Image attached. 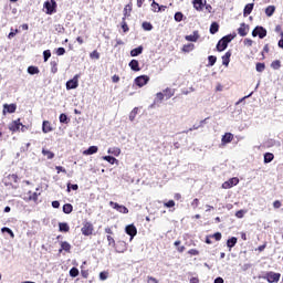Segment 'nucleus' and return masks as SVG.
Segmentation results:
<instances>
[{
	"mask_svg": "<svg viewBox=\"0 0 283 283\" xmlns=\"http://www.w3.org/2000/svg\"><path fill=\"white\" fill-rule=\"evenodd\" d=\"M237 36L235 33L224 35L219 42L217 43V50L218 52H224L226 48H229V43H231L232 40H234Z\"/></svg>",
	"mask_w": 283,
	"mask_h": 283,
	"instance_id": "nucleus-1",
	"label": "nucleus"
},
{
	"mask_svg": "<svg viewBox=\"0 0 283 283\" xmlns=\"http://www.w3.org/2000/svg\"><path fill=\"white\" fill-rule=\"evenodd\" d=\"M43 8L45 11V14H54L56 13V0H46L43 4Z\"/></svg>",
	"mask_w": 283,
	"mask_h": 283,
	"instance_id": "nucleus-2",
	"label": "nucleus"
},
{
	"mask_svg": "<svg viewBox=\"0 0 283 283\" xmlns=\"http://www.w3.org/2000/svg\"><path fill=\"white\" fill-rule=\"evenodd\" d=\"M282 274L275 272H266L263 276V280H266L269 283H279Z\"/></svg>",
	"mask_w": 283,
	"mask_h": 283,
	"instance_id": "nucleus-3",
	"label": "nucleus"
},
{
	"mask_svg": "<svg viewBox=\"0 0 283 283\" xmlns=\"http://www.w3.org/2000/svg\"><path fill=\"white\" fill-rule=\"evenodd\" d=\"M78 78H81V75L76 74L72 80H69L66 82V90H76L78 87Z\"/></svg>",
	"mask_w": 283,
	"mask_h": 283,
	"instance_id": "nucleus-4",
	"label": "nucleus"
},
{
	"mask_svg": "<svg viewBox=\"0 0 283 283\" xmlns=\"http://www.w3.org/2000/svg\"><path fill=\"white\" fill-rule=\"evenodd\" d=\"M149 83V76L140 75L135 78V84L137 87H145Z\"/></svg>",
	"mask_w": 283,
	"mask_h": 283,
	"instance_id": "nucleus-5",
	"label": "nucleus"
},
{
	"mask_svg": "<svg viewBox=\"0 0 283 283\" xmlns=\"http://www.w3.org/2000/svg\"><path fill=\"white\" fill-rule=\"evenodd\" d=\"M125 232L127 233V235L130 237V242H132V240H134V238H136V235L138 233V229H136V226H134V224H128L125 228Z\"/></svg>",
	"mask_w": 283,
	"mask_h": 283,
	"instance_id": "nucleus-6",
	"label": "nucleus"
},
{
	"mask_svg": "<svg viewBox=\"0 0 283 283\" xmlns=\"http://www.w3.org/2000/svg\"><path fill=\"white\" fill-rule=\"evenodd\" d=\"M239 182L240 179H238V177H233L222 184V189H231V187H235Z\"/></svg>",
	"mask_w": 283,
	"mask_h": 283,
	"instance_id": "nucleus-7",
	"label": "nucleus"
},
{
	"mask_svg": "<svg viewBox=\"0 0 283 283\" xmlns=\"http://www.w3.org/2000/svg\"><path fill=\"white\" fill-rule=\"evenodd\" d=\"M252 36H259V39H264L266 36V29L263 27H255V29L252 31Z\"/></svg>",
	"mask_w": 283,
	"mask_h": 283,
	"instance_id": "nucleus-8",
	"label": "nucleus"
},
{
	"mask_svg": "<svg viewBox=\"0 0 283 283\" xmlns=\"http://www.w3.org/2000/svg\"><path fill=\"white\" fill-rule=\"evenodd\" d=\"M109 206L113 207V209H115L116 211H118V213H129V209H127V207L118 205L114 201H111Z\"/></svg>",
	"mask_w": 283,
	"mask_h": 283,
	"instance_id": "nucleus-9",
	"label": "nucleus"
},
{
	"mask_svg": "<svg viewBox=\"0 0 283 283\" xmlns=\"http://www.w3.org/2000/svg\"><path fill=\"white\" fill-rule=\"evenodd\" d=\"M238 34L241 36H247V34H249V24L241 23L240 28L238 29Z\"/></svg>",
	"mask_w": 283,
	"mask_h": 283,
	"instance_id": "nucleus-10",
	"label": "nucleus"
},
{
	"mask_svg": "<svg viewBox=\"0 0 283 283\" xmlns=\"http://www.w3.org/2000/svg\"><path fill=\"white\" fill-rule=\"evenodd\" d=\"M186 41H190L191 43H196L198 39H200V33L198 31H193L192 34L185 36Z\"/></svg>",
	"mask_w": 283,
	"mask_h": 283,
	"instance_id": "nucleus-11",
	"label": "nucleus"
},
{
	"mask_svg": "<svg viewBox=\"0 0 283 283\" xmlns=\"http://www.w3.org/2000/svg\"><path fill=\"white\" fill-rule=\"evenodd\" d=\"M21 125V119L13 120L11 124H9V129L10 132H19Z\"/></svg>",
	"mask_w": 283,
	"mask_h": 283,
	"instance_id": "nucleus-12",
	"label": "nucleus"
},
{
	"mask_svg": "<svg viewBox=\"0 0 283 283\" xmlns=\"http://www.w3.org/2000/svg\"><path fill=\"white\" fill-rule=\"evenodd\" d=\"M98 153V146H90L86 150L83 151L84 156H93V154Z\"/></svg>",
	"mask_w": 283,
	"mask_h": 283,
	"instance_id": "nucleus-13",
	"label": "nucleus"
},
{
	"mask_svg": "<svg viewBox=\"0 0 283 283\" xmlns=\"http://www.w3.org/2000/svg\"><path fill=\"white\" fill-rule=\"evenodd\" d=\"M222 65L229 67V63H231V51H228L222 57Z\"/></svg>",
	"mask_w": 283,
	"mask_h": 283,
	"instance_id": "nucleus-14",
	"label": "nucleus"
},
{
	"mask_svg": "<svg viewBox=\"0 0 283 283\" xmlns=\"http://www.w3.org/2000/svg\"><path fill=\"white\" fill-rule=\"evenodd\" d=\"M6 111L8 112V114H14L17 112V105L15 104H4L3 114H6Z\"/></svg>",
	"mask_w": 283,
	"mask_h": 283,
	"instance_id": "nucleus-15",
	"label": "nucleus"
},
{
	"mask_svg": "<svg viewBox=\"0 0 283 283\" xmlns=\"http://www.w3.org/2000/svg\"><path fill=\"white\" fill-rule=\"evenodd\" d=\"M52 124H50L49 120H44L42 124V132L43 134H50V132H52Z\"/></svg>",
	"mask_w": 283,
	"mask_h": 283,
	"instance_id": "nucleus-16",
	"label": "nucleus"
},
{
	"mask_svg": "<svg viewBox=\"0 0 283 283\" xmlns=\"http://www.w3.org/2000/svg\"><path fill=\"white\" fill-rule=\"evenodd\" d=\"M254 3H248L243 9V17H249L253 12Z\"/></svg>",
	"mask_w": 283,
	"mask_h": 283,
	"instance_id": "nucleus-17",
	"label": "nucleus"
},
{
	"mask_svg": "<svg viewBox=\"0 0 283 283\" xmlns=\"http://www.w3.org/2000/svg\"><path fill=\"white\" fill-rule=\"evenodd\" d=\"M128 65L133 72H140V66L137 60H132Z\"/></svg>",
	"mask_w": 283,
	"mask_h": 283,
	"instance_id": "nucleus-18",
	"label": "nucleus"
},
{
	"mask_svg": "<svg viewBox=\"0 0 283 283\" xmlns=\"http://www.w3.org/2000/svg\"><path fill=\"white\" fill-rule=\"evenodd\" d=\"M222 143L223 145H227L229 143H231V140H233V134L231 133H226L223 136H222Z\"/></svg>",
	"mask_w": 283,
	"mask_h": 283,
	"instance_id": "nucleus-19",
	"label": "nucleus"
},
{
	"mask_svg": "<svg viewBox=\"0 0 283 283\" xmlns=\"http://www.w3.org/2000/svg\"><path fill=\"white\" fill-rule=\"evenodd\" d=\"M102 160H106V163H109V165H118V159H116V157L103 156Z\"/></svg>",
	"mask_w": 283,
	"mask_h": 283,
	"instance_id": "nucleus-20",
	"label": "nucleus"
},
{
	"mask_svg": "<svg viewBox=\"0 0 283 283\" xmlns=\"http://www.w3.org/2000/svg\"><path fill=\"white\" fill-rule=\"evenodd\" d=\"M51 72L52 74H56V72H59V59L51 61Z\"/></svg>",
	"mask_w": 283,
	"mask_h": 283,
	"instance_id": "nucleus-21",
	"label": "nucleus"
},
{
	"mask_svg": "<svg viewBox=\"0 0 283 283\" xmlns=\"http://www.w3.org/2000/svg\"><path fill=\"white\" fill-rule=\"evenodd\" d=\"M92 231H94V229L92 228L91 224H85V226L82 228V233H83V235H92Z\"/></svg>",
	"mask_w": 283,
	"mask_h": 283,
	"instance_id": "nucleus-22",
	"label": "nucleus"
},
{
	"mask_svg": "<svg viewBox=\"0 0 283 283\" xmlns=\"http://www.w3.org/2000/svg\"><path fill=\"white\" fill-rule=\"evenodd\" d=\"M235 244H238V238L232 237L230 239H228L227 241V247L231 250L233 249V247H235Z\"/></svg>",
	"mask_w": 283,
	"mask_h": 283,
	"instance_id": "nucleus-23",
	"label": "nucleus"
},
{
	"mask_svg": "<svg viewBox=\"0 0 283 283\" xmlns=\"http://www.w3.org/2000/svg\"><path fill=\"white\" fill-rule=\"evenodd\" d=\"M107 154H112V156L118 157V156H120V148L111 147V148H108Z\"/></svg>",
	"mask_w": 283,
	"mask_h": 283,
	"instance_id": "nucleus-24",
	"label": "nucleus"
},
{
	"mask_svg": "<svg viewBox=\"0 0 283 283\" xmlns=\"http://www.w3.org/2000/svg\"><path fill=\"white\" fill-rule=\"evenodd\" d=\"M273 158H275V155H273V153H265L264 154L265 165H269V163H273Z\"/></svg>",
	"mask_w": 283,
	"mask_h": 283,
	"instance_id": "nucleus-25",
	"label": "nucleus"
},
{
	"mask_svg": "<svg viewBox=\"0 0 283 283\" xmlns=\"http://www.w3.org/2000/svg\"><path fill=\"white\" fill-rule=\"evenodd\" d=\"M70 249H72V245L67 242V241H63L61 242V251H66L67 253H70Z\"/></svg>",
	"mask_w": 283,
	"mask_h": 283,
	"instance_id": "nucleus-26",
	"label": "nucleus"
},
{
	"mask_svg": "<svg viewBox=\"0 0 283 283\" xmlns=\"http://www.w3.org/2000/svg\"><path fill=\"white\" fill-rule=\"evenodd\" d=\"M74 211V207L71 203H65L63 206V213L70 214Z\"/></svg>",
	"mask_w": 283,
	"mask_h": 283,
	"instance_id": "nucleus-27",
	"label": "nucleus"
},
{
	"mask_svg": "<svg viewBox=\"0 0 283 283\" xmlns=\"http://www.w3.org/2000/svg\"><path fill=\"white\" fill-rule=\"evenodd\" d=\"M139 54H143V46H138L130 51V56H139Z\"/></svg>",
	"mask_w": 283,
	"mask_h": 283,
	"instance_id": "nucleus-28",
	"label": "nucleus"
},
{
	"mask_svg": "<svg viewBox=\"0 0 283 283\" xmlns=\"http://www.w3.org/2000/svg\"><path fill=\"white\" fill-rule=\"evenodd\" d=\"M59 229L63 233H67V231H70V226L65 222H61V223H59Z\"/></svg>",
	"mask_w": 283,
	"mask_h": 283,
	"instance_id": "nucleus-29",
	"label": "nucleus"
},
{
	"mask_svg": "<svg viewBox=\"0 0 283 283\" xmlns=\"http://www.w3.org/2000/svg\"><path fill=\"white\" fill-rule=\"evenodd\" d=\"M274 13H275V6L266 7V9H265L266 17H273Z\"/></svg>",
	"mask_w": 283,
	"mask_h": 283,
	"instance_id": "nucleus-30",
	"label": "nucleus"
},
{
	"mask_svg": "<svg viewBox=\"0 0 283 283\" xmlns=\"http://www.w3.org/2000/svg\"><path fill=\"white\" fill-rule=\"evenodd\" d=\"M217 61H218V57H216V55L208 56V67H213Z\"/></svg>",
	"mask_w": 283,
	"mask_h": 283,
	"instance_id": "nucleus-31",
	"label": "nucleus"
},
{
	"mask_svg": "<svg viewBox=\"0 0 283 283\" xmlns=\"http://www.w3.org/2000/svg\"><path fill=\"white\" fill-rule=\"evenodd\" d=\"M138 115V107H135L130 113H129V120L134 123L136 120V116Z\"/></svg>",
	"mask_w": 283,
	"mask_h": 283,
	"instance_id": "nucleus-32",
	"label": "nucleus"
},
{
	"mask_svg": "<svg viewBox=\"0 0 283 283\" xmlns=\"http://www.w3.org/2000/svg\"><path fill=\"white\" fill-rule=\"evenodd\" d=\"M220 30V25L217 22H213L210 25V34H216Z\"/></svg>",
	"mask_w": 283,
	"mask_h": 283,
	"instance_id": "nucleus-33",
	"label": "nucleus"
},
{
	"mask_svg": "<svg viewBox=\"0 0 283 283\" xmlns=\"http://www.w3.org/2000/svg\"><path fill=\"white\" fill-rule=\"evenodd\" d=\"M42 154L44 156H46L48 160H52V158H54V153H52V151H50V150H48L45 148L42 149Z\"/></svg>",
	"mask_w": 283,
	"mask_h": 283,
	"instance_id": "nucleus-34",
	"label": "nucleus"
},
{
	"mask_svg": "<svg viewBox=\"0 0 283 283\" xmlns=\"http://www.w3.org/2000/svg\"><path fill=\"white\" fill-rule=\"evenodd\" d=\"M132 14V3H128L124 8V17H130Z\"/></svg>",
	"mask_w": 283,
	"mask_h": 283,
	"instance_id": "nucleus-35",
	"label": "nucleus"
},
{
	"mask_svg": "<svg viewBox=\"0 0 283 283\" xmlns=\"http://www.w3.org/2000/svg\"><path fill=\"white\" fill-rule=\"evenodd\" d=\"M142 28L146 30V32H150V30H154V25H151L150 22H143Z\"/></svg>",
	"mask_w": 283,
	"mask_h": 283,
	"instance_id": "nucleus-36",
	"label": "nucleus"
},
{
	"mask_svg": "<svg viewBox=\"0 0 283 283\" xmlns=\"http://www.w3.org/2000/svg\"><path fill=\"white\" fill-rule=\"evenodd\" d=\"M60 123H63L64 125H67V123H70V118H67V115L65 113H62L60 115Z\"/></svg>",
	"mask_w": 283,
	"mask_h": 283,
	"instance_id": "nucleus-37",
	"label": "nucleus"
},
{
	"mask_svg": "<svg viewBox=\"0 0 283 283\" xmlns=\"http://www.w3.org/2000/svg\"><path fill=\"white\" fill-rule=\"evenodd\" d=\"M271 67L272 70H280V67H282V62H280V60L273 61Z\"/></svg>",
	"mask_w": 283,
	"mask_h": 283,
	"instance_id": "nucleus-38",
	"label": "nucleus"
},
{
	"mask_svg": "<svg viewBox=\"0 0 283 283\" xmlns=\"http://www.w3.org/2000/svg\"><path fill=\"white\" fill-rule=\"evenodd\" d=\"M39 69L36 66H29L28 67V74L34 75V74H39Z\"/></svg>",
	"mask_w": 283,
	"mask_h": 283,
	"instance_id": "nucleus-39",
	"label": "nucleus"
},
{
	"mask_svg": "<svg viewBox=\"0 0 283 283\" xmlns=\"http://www.w3.org/2000/svg\"><path fill=\"white\" fill-rule=\"evenodd\" d=\"M255 70H256V72H263L264 70H266V65L264 63L258 62Z\"/></svg>",
	"mask_w": 283,
	"mask_h": 283,
	"instance_id": "nucleus-40",
	"label": "nucleus"
},
{
	"mask_svg": "<svg viewBox=\"0 0 283 283\" xmlns=\"http://www.w3.org/2000/svg\"><path fill=\"white\" fill-rule=\"evenodd\" d=\"M50 56H52V52L50 50H45L43 52L44 63H48V61L50 60Z\"/></svg>",
	"mask_w": 283,
	"mask_h": 283,
	"instance_id": "nucleus-41",
	"label": "nucleus"
},
{
	"mask_svg": "<svg viewBox=\"0 0 283 283\" xmlns=\"http://www.w3.org/2000/svg\"><path fill=\"white\" fill-rule=\"evenodd\" d=\"M202 6V0H193V7L196 8V10H201Z\"/></svg>",
	"mask_w": 283,
	"mask_h": 283,
	"instance_id": "nucleus-42",
	"label": "nucleus"
},
{
	"mask_svg": "<svg viewBox=\"0 0 283 283\" xmlns=\"http://www.w3.org/2000/svg\"><path fill=\"white\" fill-rule=\"evenodd\" d=\"M196 48V45H193V44H185L184 45V48H182V50H184V52H192V50Z\"/></svg>",
	"mask_w": 283,
	"mask_h": 283,
	"instance_id": "nucleus-43",
	"label": "nucleus"
},
{
	"mask_svg": "<svg viewBox=\"0 0 283 283\" xmlns=\"http://www.w3.org/2000/svg\"><path fill=\"white\" fill-rule=\"evenodd\" d=\"M164 96H166V98H171V96H174V90L171 88H166L164 91Z\"/></svg>",
	"mask_w": 283,
	"mask_h": 283,
	"instance_id": "nucleus-44",
	"label": "nucleus"
},
{
	"mask_svg": "<svg viewBox=\"0 0 283 283\" xmlns=\"http://www.w3.org/2000/svg\"><path fill=\"white\" fill-rule=\"evenodd\" d=\"M1 232H2V233H9V235H10L11 238H14V232H12V230H11L10 228H8V227H3V228L1 229Z\"/></svg>",
	"mask_w": 283,
	"mask_h": 283,
	"instance_id": "nucleus-45",
	"label": "nucleus"
},
{
	"mask_svg": "<svg viewBox=\"0 0 283 283\" xmlns=\"http://www.w3.org/2000/svg\"><path fill=\"white\" fill-rule=\"evenodd\" d=\"M70 275H71V277H78V269L72 268L70 270Z\"/></svg>",
	"mask_w": 283,
	"mask_h": 283,
	"instance_id": "nucleus-46",
	"label": "nucleus"
},
{
	"mask_svg": "<svg viewBox=\"0 0 283 283\" xmlns=\"http://www.w3.org/2000/svg\"><path fill=\"white\" fill-rule=\"evenodd\" d=\"M73 190V191H78V185H76V184H67V191H70V190Z\"/></svg>",
	"mask_w": 283,
	"mask_h": 283,
	"instance_id": "nucleus-47",
	"label": "nucleus"
},
{
	"mask_svg": "<svg viewBox=\"0 0 283 283\" xmlns=\"http://www.w3.org/2000/svg\"><path fill=\"white\" fill-rule=\"evenodd\" d=\"M182 12H176L175 13V21H177L178 23H180V21H182Z\"/></svg>",
	"mask_w": 283,
	"mask_h": 283,
	"instance_id": "nucleus-48",
	"label": "nucleus"
},
{
	"mask_svg": "<svg viewBox=\"0 0 283 283\" xmlns=\"http://www.w3.org/2000/svg\"><path fill=\"white\" fill-rule=\"evenodd\" d=\"M159 6H160V4H158V2H156L155 0H153V3H151V10H153V12H158Z\"/></svg>",
	"mask_w": 283,
	"mask_h": 283,
	"instance_id": "nucleus-49",
	"label": "nucleus"
},
{
	"mask_svg": "<svg viewBox=\"0 0 283 283\" xmlns=\"http://www.w3.org/2000/svg\"><path fill=\"white\" fill-rule=\"evenodd\" d=\"M164 206L171 209V207H176V201L169 200L168 202H165Z\"/></svg>",
	"mask_w": 283,
	"mask_h": 283,
	"instance_id": "nucleus-50",
	"label": "nucleus"
},
{
	"mask_svg": "<svg viewBox=\"0 0 283 283\" xmlns=\"http://www.w3.org/2000/svg\"><path fill=\"white\" fill-rule=\"evenodd\" d=\"M212 238H214V240H216L217 242H220V240H222V233L216 232V233L212 235Z\"/></svg>",
	"mask_w": 283,
	"mask_h": 283,
	"instance_id": "nucleus-51",
	"label": "nucleus"
},
{
	"mask_svg": "<svg viewBox=\"0 0 283 283\" xmlns=\"http://www.w3.org/2000/svg\"><path fill=\"white\" fill-rule=\"evenodd\" d=\"M57 174H67V170H65V168H63V166H56L55 167Z\"/></svg>",
	"mask_w": 283,
	"mask_h": 283,
	"instance_id": "nucleus-52",
	"label": "nucleus"
},
{
	"mask_svg": "<svg viewBox=\"0 0 283 283\" xmlns=\"http://www.w3.org/2000/svg\"><path fill=\"white\" fill-rule=\"evenodd\" d=\"M198 205H200V200L193 199L192 202H191L192 209H198Z\"/></svg>",
	"mask_w": 283,
	"mask_h": 283,
	"instance_id": "nucleus-53",
	"label": "nucleus"
},
{
	"mask_svg": "<svg viewBox=\"0 0 283 283\" xmlns=\"http://www.w3.org/2000/svg\"><path fill=\"white\" fill-rule=\"evenodd\" d=\"M147 283H158V279L148 275L147 276Z\"/></svg>",
	"mask_w": 283,
	"mask_h": 283,
	"instance_id": "nucleus-54",
	"label": "nucleus"
},
{
	"mask_svg": "<svg viewBox=\"0 0 283 283\" xmlns=\"http://www.w3.org/2000/svg\"><path fill=\"white\" fill-rule=\"evenodd\" d=\"M56 54H57V56H63V54H65V48H59L56 50Z\"/></svg>",
	"mask_w": 283,
	"mask_h": 283,
	"instance_id": "nucleus-55",
	"label": "nucleus"
},
{
	"mask_svg": "<svg viewBox=\"0 0 283 283\" xmlns=\"http://www.w3.org/2000/svg\"><path fill=\"white\" fill-rule=\"evenodd\" d=\"M107 240H108L109 247H114V244H116V241L114 240V238H112V235H107Z\"/></svg>",
	"mask_w": 283,
	"mask_h": 283,
	"instance_id": "nucleus-56",
	"label": "nucleus"
},
{
	"mask_svg": "<svg viewBox=\"0 0 283 283\" xmlns=\"http://www.w3.org/2000/svg\"><path fill=\"white\" fill-rule=\"evenodd\" d=\"M244 213H247L245 210H239V211L235 212V216H237L238 218H244Z\"/></svg>",
	"mask_w": 283,
	"mask_h": 283,
	"instance_id": "nucleus-57",
	"label": "nucleus"
},
{
	"mask_svg": "<svg viewBox=\"0 0 283 283\" xmlns=\"http://www.w3.org/2000/svg\"><path fill=\"white\" fill-rule=\"evenodd\" d=\"M122 30H123L124 32H129V27L127 25V22L123 21V23H122Z\"/></svg>",
	"mask_w": 283,
	"mask_h": 283,
	"instance_id": "nucleus-58",
	"label": "nucleus"
},
{
	"mask_svg": "<svg viewBox=\"0 0 283 283\" xmlns=\"http://www.w3.org/2000/svg\"><path fill=\"white\" fill-rule=\"evenodd\" d=\"M243 43H244V45H248V48H251V45H253V40H251V39H245V40L243 41Z\"/></svg>",
	"mask_w": 283,
	"mask_h": 283,
	"instance_id": "nucleus-59",
	"label": "nucleus"
},
{
	"mask_svg": "<svg viewBox=\"0 0 283 283\" xmlns=\"http://www.w3.org/2000/svg\"><path fill=\"white\" fill-rule=\"evenodd\" d=\"M189 255H200V252L196 249H191L188 251Z\"/></svg>",
	"mask_w": 283,
	"mask_h": 283,
	"instance_id": "nucleus-60",
	"label": "nucleus"
},
{
	"mask_svg": "<svg viewBox=\"0 0 283 283\" xmlns=\"http://www.w3.org/2000/svg\"><path fill=\"white\" fill-rule=\"evenodd\" d=\"M19 32V30H14V31H11L8 35V39H14V36H17V33Z\"/></svg>",
	"mask_w": 283,
	"mask_h": 283,
	"instance_id": "nucleus-61",
	"label": "nucleus"
},
{
	"mask_svg": "<svg viewBox=\"0 0 283 283\" xmlns=\"http://www.w3.org/2000/svg\"><path fill=\"white\" fill-rule=\"evenodd\" d=\"M91 59H101V54H98L96 51H93L91 53Z\"/></svg>",
	"mask_w": 283,
	"mask_h": 283,
	"instance_id": "nucleus-62",
	"label": "nucleus"
},
{
	"mask_svg": "<svg viewBox=\"0 0 283 283\" xmlns=\"http://www.w3.org/2000/svg\"><path fill=\"white\" fill-rule=\"evenodd\" d=\"M99 280H103V281L107 280V272H101Z\"/></svg>",
	"mask_w": 283,
	"mask_h": 283,
	"instance_id": "nucleus-63",
	"label": "nucleus"
},
{
	"mask_svg": "<svg viewBox=\"0 0 283 283\" xmlns=\"http://www.w3.org/2000/svg\"><path fill=\"white\" fill-rule=\"evenodd\" d=\"M214 283H224V279L218 276L217 279H214Z\"/></svg>",
	"mask_w": 283,
	"mask_h": 283,
	"instance_id": "nucleus-64",
	"label": "nucleus"
}]
</instances>
